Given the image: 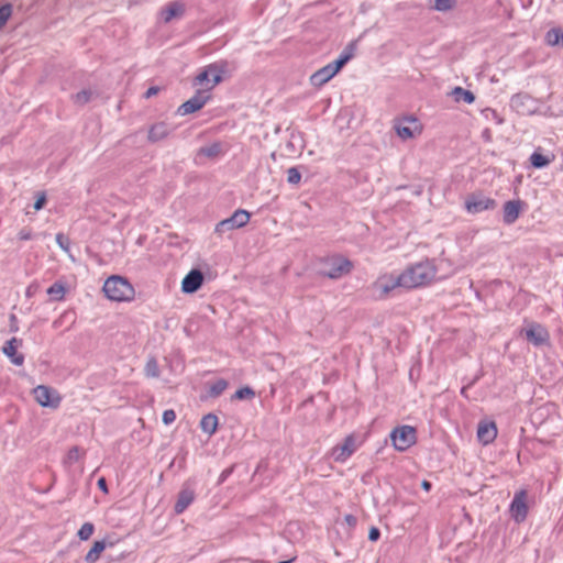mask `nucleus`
<instances>
[{
    "label": "nucleus",
    "mask_w": 563,
    "mask_h": 563,
    "mask_svg": "<svg viewBox=\"0 0 563 563\" xmlns=\"http://www.w3.org/2000/svg\"><path fill=\"white\" fill-rule=\"evenodd\" d=\"M95 526L91 522H85L77 532L80 540L87 541L93 534Z\"/></svg>",
    "instance_id": "nucleus-30"
},
{
    "label": "nucleus",
    "mask_w": 563,
    "mask_h": 563,
    "mask_svg": "<svg viewBox=\"0 0 563 563\" xmlns=\"http://www.w3.org/2000/svg\"><path fill=\"white\" fill-rule=\"evenodd\" d=\"M98 486H99L100 489L107 492V484H106V479L104 478H100L98 481Z\"/></svg>",
    "instance_id": "nucleus-45"
},
{
    "label": "nucleus",
    "mask_w": 563,
    "mask_h": 563,
    "mask_svg": "<svg viewBox=\"0 0 563 563\" xmlns=\"http://www.w3.org/2000/svg\"><path fill=\"white\" fill-rule=\"evenodd\" d=\"M301 180V175L296 167H290L287 170V181L292 185L299 184Z\"/></svg>",
    "instance_id": "nucleus-34"
},
{
    "label": "nucleus",
    "mask_w": 563,
    "mask_h": 563,
    "mask_svg": "<svg viewBox=\"0 0 563 563\" xmlns=\"http://www.w3.org/2000/svg\"><path fill=\"white\" fill-rule=\"evenodd\" d=\"M345 520L347 523L353 525L355 522V517L352 515H346Z\"/></svg>",
    "instance_id": "nucleus-47"
},
{
    "label": "nucleus",
    "mask_w": 563,
    "mask_h": 563,
    "mask_svg": "<svg viewBox=\"0 0 563 563\" xmlns=\"http://www.w3.org/2000/svg\"><path fill=\"white\" fill-rule=\"evenodd\" d=\"M555 159V155L553 153L549 155H543L539 151H536L530 156V163L534 168H542L552 163Z\"/></svg>",
    "instance_id": "nucleus-24"
},
{
    "label": "nucleus",
    "mask_w": 563,
    "mask_h": 563,
    "mask_svg": "<svg viewBox=\"0 0 563 563\" xmlns=\"http://www.w3.org/2000/svg\"><path fill=\"white\" fill-rule=\"evenodd\" d=\"M395 130L401 140H409L422 133L423 125L415 117H405L395 122Z\"/></svg>",
    "instance_id": "nucleus-8"
},
{
    "label": "nucleus",
    "mask_w": 563,
    "mask_h": 563,
    "mask_svg": "<svg viewBox=\"0 0 563 563\" xmlns=\"http://www.w3.org/2000/svg\"><path fill=\"white\" fill-rule=\"evenodd\" d=\"M66 286L64 283L56 282L47 288V295L54 301H62L66 295Z\"/></svg>",
    "instance_id": "nucleus-26"
},
{
    "label": "nucleus",
    "mask_w": 563,
    "mask_h": 563,
    "mask_svg": "<svg viewBox=\"0 0 563 563\" xmlns=\"http://www.w3.org/2000/svg\"><path fill=\"white\" fill-rule=\"evenodd\" d=\"M228 387V383L224 379H218L211 387H210V395L211 396H219L221 395Z\"/></svg>",
    "instance_id": "nucleus-32"
},
{
    "label": "nucleus",
    "mask_w": 563,
    "mask_h": 563,
    "mask_svg": "<svg viewBox=\"0 0 563 563\" xmlns=\"http://www.w3.org/2000/svg\"><path fill=\"white\" fill-rule=\"evenodd\" d=\"M169 131L165 123L154 124L148 131V140L152 142H157L165 139L168 135Z\"/></svg>",
    "instance_id": "nucleus-25"
},
{
    "label": "nucleus",
    "mask_w": 563,
    "mask_h": 563,
    "mask_svg": "<svg viewBox=\"0 0 563 563\" xmlns=\"http://www.w3.org/2000/svg\"><path fill=\"white\" fill-rule=\"evenodd\" d=\"M210 96L205 91H198L192 98L184 102L178 108V113L186 115L200 110L209 100Z\"/></svg>",
    "instance_id": "nucleus-15"
},
{
    "label": "nucleus",
    "mask_w": 563,
    "mask_h": 563,
    "mask_svg": "<svg viewBox=\"0 0 563 563\" xmlns=\"http://www.w3.org/2000/svg\"><path fill=\"white\" fill-rule=\"evenodd\" d=\"M185 11V7L179 1L169 2L164 9L161 11V18L164 22H170L175 18H179L183 15Z\"/></svg>",
    "instance_id": "nucleus-20"
},
{
    "label": "nucleus",
    "mask_w": 563,
    "mask_h": 563,
    "mask_svg": "<svg viewBox=\"0 0 563 563\" xmlns=\"http://www.w3.org/2000/svg\"><path fill=\"white\" fill-rule=\"evenodd\" d=\"M250 218V212L243 209H239L230 218L220 221L216 227V232L222 233L225 230L243 228L249 223Z\"/></svg>",
    "instance_id": "nucleus-11"
},
{
    "label": "nucleus",
    "mask_w": 563,
    "mask_h": 563,
    "mask_svg": "<svg viewBox=\"0 0 563 563\" xmlns=\"http://www.w3.org/2000/svg\"><path fill=\"white\" fill-rule=\"evenodd\" d=\"M526 338L534 345H542L548 342L550 335L543 325L532 323L526 329Z\"/></svg>",
    "instance_id": "nucleus-17"
},
{
    "label": "nucleus",
    "mask_w": 563,
    "mask_h": 563,
    "mask_svg": "<svg viewBox=\"0 0 563 563\" xmlns=\"http://www.w3.org/2000/svg\"><path fill=\"white\" fill-rule=\"evenodd\" d=\"M461 394L466 397V388L465 387L462 388Z\"/></svg>",
    "instance_id": "nucleus-48"
},
{
    "label": "nucleus",
    "mask_w": 563,
    "mask_h": 563,
    "mask_svg": "<svg viewBox=\"0 0 563 563\" xmlns=\"http://www.w3.org/2000/svg\"><path fill=\"white\" fill-rule=\"evenodd\" d=\"M402 289L428 287L437 282L438 267L433 260L424 258L407 265L400 273Z\"/></svg>",
    "instance_id": "nucleus-1"
},
{
    "label": "nucleus",
    "mask_w": 563,
    "mask_h": 563,
    "mask_svg": "<svg viewBox=\"0 0 563 563\" xmlns=\"http://www.w3.org/2000/svg\"><path fill=\"white\" fill-rule=\"evenodd\" d=\"M203 283V274L199 269H191L181 280V291L196 292Z\"/></svg>",
    "instance_id": "nucleus-16"
},
{
    "label": "nucleus",
    "mask_w": 563,
    "mask_h": 563,
    "mask_svg": "<svg viewBox=\"0 0 563 563\" xmlns=\"http://www.w3.org/2000/svg\"><path fill=\"white\" fill-rule=\"evenodd\" d=\"M496 201L481 192L470 195L465 200V209L468 213L476 214L486 210L494 209Z\"/></svg>",
    "instance_id": "nucleus-10"
},
{
    "label": "nucleus",
    "mask_w": 563,
    "mask_h": 563,
    "mask_svg": "<svg viewBox=\"0 0 563 563\" xmlns=\"http://www.w3.org/2000/svg\"><path fill=\"white\" fill-rule=\"evenodd\" d=\"M90 99V92L84 90L75 96V101L78 103H85Z\"/></svg>",
    "instance_id": "nucleus-41"
},
{
    "label": "nucleus",
    "mask_w": 563,
    "mask_h": 563,
    "mask_svg": "<svg viewBox=\"0 0 563 563\" xmlns=\"http://www.w3.org/2000/svg\"><path fill=\"white\" fill-rule=\"evenodd\" d=\"M545 40L549 45L563 43V32L559 29H552L547 33Z\"/></svg>",
    "instance_id": "nucleus-29"
},
{
    "label": "nucleus",
    "mask_w": 563,
    "mask_h": 563,
    "mask_svg": "<svg viewBox=\"0 0 563 563\" xmlns=\"http://www.w3.org/2000/svg\"><path fill=\"white\" fill-rule=\"evenodd\" d=\"M498 434L497 426L492 420H483L477 427V439L483 445H488L495 441Z\"/></svg>",
    "instance_id": "nucleus-14"
},
{
    "label": "nucleus",
    "mask_w": 563,
    "mask_h": 563,
    "mask_svg": "<svg viewBox=\"0 0 563 563\" xmlns=\"http://www.w3.org/2000/svg\"><path fill=\"white\" fill-rule=\"evenodd\" d=\"M379 537H380L379 530L376 527L371 528L369 533H368V539L371 541H377L379 539Z\"/></svg>",
    "instance_id": "nucleus-43"
},
{
    "label": "nucleus",
    "mask_w": 563,
    "mask_h": 563,
    "mask_svg": "<svg viewBox=\"0 0 563 563\" xmlns=\"http://www.w3.org/2000/svg\"><path fill=\"white\" fill-rule=\"evenodd\" d=\"M84 456H85V451H82L81 449H79L77 446H74L68 452V460H70V461H75L76 462V461L80 460Z\"/></svg>",
    "instance_id": "nucleus-36"
},
{
    "label": "nucleus",
    "mask_w": 563,
    "mask_h": 563,
    "mask_svg": "<svg viewBox=\"0 0 563 563\" xmlns=\"http://www.w3.org/2000/svg\"><path fill=\"white\" fill-rule=\"evenodd\" d=\"M255 393L250 387H242L238 389L233 396L234 399L242 400V399H252L254 398Z\"/></svg>",
    "instance_id": "nucleus-31"
},
{
    "label": "nucleus",
    "mask_w": 563,
    "mask_h": 563,
    "mask_svg": "<svg viewBox=\"0 0 563 563\" xmlns=\"http://www.w3.org/2000/svg\"><path fill=\"white\" fill-rule=\"evenodd\" d=\"M196 80L199 85H203L206 82V90L209 91L221 82L222 71L216 65H209L197 76Z\"/></svg>",
    "instance_id": "nucleus-13"
},
{
    "label": "nucleus",
    "mask_w": 563,
    "mask_h": 563,
    "mask_svg": "<svg viewBox=\"0 0 563 563\" xmlns=\"http://www.w3.org/2000/svg\"><path fill=\"white\" fill-rule=\"evenodd\" d=\"M292 561H294V559L288 560V561H280V562H278V563H291Z\"/></svg>",
    "instance_id": "nucleus-49"
},
{
    "label": "nucleus",
    "mask_w": 563,
    "mask_h": 563,
    "mask_svg": "<svg viewBox=\"0 0 563 563\" xmlns=\"http://www.w3.org/2000/svg\"><path fill=\"white\" fill-rule=\"evenodd\" d=\"M19 239L21 241H27V240H31L32 236H33V233H32V230L31 229H22L19 234H18Z\"/></svg>",
    "instance_id": "nucleus-42"
},
{
    "label": "nucleus",
    "mask_w": 563,
    "mask_h": 563,
    "mask_svg": "<svg viewBox=\"0 0 563 563\" xmlns=\"http://www.w3.org/2000/svg\"><path fill=\"white\" fill-rule=\"evenodd\" d=\"M113 544V542L107 543L103 540L95 541L91 549L87 552L85 556L86 563H96L99 560L101 553L104 551V549L107 547H112Z\"/></svg>",
    "instance_id": "nucleus-22"
},
{
    "label": "nucleus",
    "mask_w": 563,
    "mask_h": 563,
    "mask_svg": "<svg viewBox=\"0 0 563 563\" xmlns=\"http://www.w3.org/2000/svg\"><path fill=\"white\" fill-rule=\"evenodd\" d=\"M46 203V195L44 191H41V192H37L36 194V200H35V203H34V210L35 211H38L41 210Z\"/></svg>",
    "instance_id": "nucleus-37"
},
{
    "label": "nucleus",
    "mask_w": 563,
    "mask_h": 563,
    "mask_svg": "<svg viewBox=\"0 0 563 563\" xmlns=\"http://www.w3.org/2000/svg\"><path fill=\"white\" fill-rule=\"evenodd\" d=\"M454 0H435L434 8L438 11H448L453 8Z\"/></svg>",
    "instance_id": "nucleus-35"
},
{
    "label": "nucleus",
    "mask_w": 563,
    "mask_h": 563,
    "mask_svg": "<svg viewBox=\"0 0 563 563\" xmlns=\"http://www.w3.org/2000/svg\"><path fill=\"white\" fill-rule=\"evenodd\" d=\"M353 57V48H346L340 57L318 69L310 76V84L313 87L320 88L330 81L340 70L341 68Z\"/></svg>",
    "instance_id": "nucleus-3"
},
{
    "label": "nucleus",
    "mask_w": 563,
    "mask_h": 563,
    "mask_svg": "<svg viewBox=\"0 0 563 563\" xmlns=\"http://www.w3.org/2000/svg\"><path fill=\"white\" fill-rule=\"evenodd\" d=\"M402 288L400 274L383 273L372 284L375 299L387 298L395 289Z\"/></svg>",
    "instance_id": "nucleus-5"
},
{
    "label": "nucleus",
    "mask_w": 563,
    "mask_h": 563,
    "mask_svg": "<svg viewBox=\"0 0 563 563\" xmlns=\"http://www.w3.org/2000/svg\"><path fill=\"white\" fill-rule=\"evenodd\" d=\"M354 268L353 263L342 255H331L321 260L320 275L330 279H339L349 275Z\"/></svg>",
    "instance_id": "nucleus-4"
},
{
    "label": "nucleus",
    "mask_w": 563,
    "mask_h": 563,
    "mask_svg": "<svg viewBox=\"0 0 563 563\" xmlns=\"http://www.w3.org/2000/svg\"><path fill=\"white\" fill-rule=\"evenodd\" d=\"M36 402L42 407L57 408L60 405L62 396L56 389L45 385H38L33 389Z\"/></svg>",
    "instance_id": "nucleus-9"
},
{
    "label": "nucleus",
    "mask_w": 563,
    "mask_h": 563,
    "mask_svg": "<svg viewBox=\"0 0 563 563\" xmlns=\"http://www.w3.org/2000/svg\"><path fill=\"white\" fill-rule=\"evenodd\" d=\"M146 375L156 377L158 375L157 365L155 361H150L146 364Z\"/></svg>",
    "instance_id": "nucleus-40"
},
{
    "label": "nucleus",
    "mask_w": 563,
    "mask_h": 563,
    "mask_svg": "<svg viewBox=\"0 0 563 563\" xmlns=\"http://www.w3.org/2000/svg\"><path fill=\"white\" fill-rule=\"evenodd\" d=\"M12 14V7L10 4H4L0 8V30L5 25L7 21L10 19Z\"/></svg>",
    "instance_id": "nucleus-33"
},
{
    "label": "nucleus",
    "mask_w": 563,
    "mask_h": 563,
    "mask_svg": "<svg viewBox=\"0 0 563 563\" xmlns=\"http://www.w3.org/2000/svg\"><path fill=\"white\" fill-rule=\"evenodd\" d=\"M158 90L159 89L157 87H150L147 89V91L145 92V98H151V97L157 95Z\"/></svg>",
    "instance_id": "nucleus-44"
},
{
    "label": "nucleus",
    "mask_w": 563,
    "mask_h": 563,
    "mask_svg": "<svg viewBox=\"0 0 563 563\" xmlns=\"http://www.w3.org/2000/svg\"><path fill=\"white\" fill-rule=\"evenodd\" d=\"M162 419L165 424H170L176 420V412L173 409H167L163 412Z\"/></svg>",
    "instance_id": "nucleus-38"
},
{
    "label": "nucleus",
    "mask_w": 563,
    "mask_h": 563,
    "mask_svg": "<svg viewBox=\"0 0 563 563\" xmlns=\"http://www.w3.org/2000/svg\"><path fill=\"white\" fill-rule=\"evenodd\" d=\"M390 440L395 450L404 452L416 444L417 430L408 424L396 427L390 432Z\"/></svg>",
    "instance_id": "nucleus-7"
},
{
    "label": "nucleus",
    "mask_w": 563,
    "mask_h": 563,
    "mask_svg": "<svg viewBox=\"0 0 563 563\" xmlns=\"http://www.w3.org/2000/svg\"><path fill=\"white\" fill-rule=\"evenodd\" d=\"M20 345H21V341L18 340L16 338H12L2 347L3 353L15 365H22L23 362H24L23 355L18 353V349H19Z\"/></svg>",
    "instance_id": "nucleus-19"
},
{
    "label": "nucleus",
    "mask_w": 563,
    "mask_h": 563,
    "mask_svg": "<svg viewBox=\"0 0 563 563\" xmlns=\"http://www.w3.org/2000/svg\"><path fill=\"white\" fill-rule=\"evenodd\" d=\"M421 487L426 490V492H429L431 489V483L429 481H422L421 483Z\"/></svg>",
    "instance_id": "nucleus-46"
},
{
    "label": "nucleus",
    "mask_w": 563,
    "mask_h": 563,
    "mask_svg": "<svg viewBox=\"0 0 563 563\" xmlns=\"http://www.w3.org/2000/svg\"><path fill=\"white\" fill-rule=\"evenodd\" d=\"M200 154H202L207 157H217V156L223 154V146L221 143L217 142L209 146L202 147L200 150Z\"/></svg>",
    "instance_id": "nucleus-28"
},
{
    "label": "nucleus",
    "mask_w": 563,
    "mask_h": 563,
    "mask_svg": "<svg viewBox=\"0 0 563 563\" xmlns=\"http://www.w3.org/2000/svg\"><path fill=\"white\" fill-rule=\"evenodd\" d=\"M195 493L191 489L184 488L180 490L177 501L175 504V512L180 515L185 511V509L194 501Z\"/></svg>",
    "instance_id": "nucleus-21"
},
{
    "label": "nucleus",
    "mask_w": 563,
    "mask_h": 563,
    "mask_svg": "<svg viewBox=\"0 0 563 563\" xmlns=\"http://www.w3.org/2000/svg\"><path fill=\"white\" fill-rule=\"evenodd\" d=\"M528 494L525 489L517 492L514 496V499L510 504L509 511L511 517L517 522H522L526 520L528 516V504H527Z\"/></svg>",
    "instance_id": "nucleus-12"
},
{
    "label": "nucleus",
    "mask_w": 563,
    "mask_h": 563,
    "mask_svg": "<svg viewBox=\"0 0 563 563\" xmlns=\"http://www.w3.org/2000/svg\"><path fill=\"white\" fill-rule=\"evenodd\" d=\"M363 441L355 433L346 435L341 443L334 445L329 454L336 463L346 462L362 445Z\"/></svg>",
    "instance_id": "nucleus-6"
},
{
    "label": "nucleus",
    "mask_w": 563,
    "mask_h": 563,
    "mask_svg": "<svg viewBox=\"0 0 563 563\" xmlns=\"http://www.w3.org/2000/svg\"><path fill=\"white\" fill-rule=\"evenodd\" d=\"M102 290L104 296L111 301L130 302L135 297L134 287L126 278L119 275L108 277Z\"/></svg>",
    "instance_id": "nucleus-2"
},
{
    "label": "nucleus",
    "mask_w": 563,
    "mask_h": 563,
    "mask_svg": "<svg viewBox=\"0 0 563 563\" xmlns=\"http://www.w3.org/2000/svg\"><path fill=\"white\" fill-rule=\"evenodd\" d=\"M452 95L454 96L456 101L463 100L466 103H473L475 100L473 92L462 87H455L452 90Z\"/></svg>",
    "instance_id": "nucleus-27"
},
{
    "label": "nucleus",
    "mask_w": 563,
    "mask_h": 563,
    "mask_svg": "<svg viewBox=\"0 0 563 563\" xmlns=\"http://www.w3.org/2000/svg\"><path fill=\"white\" fill-rule=\"evenodd\" d=\"M523 205L525 203L521 200H510L505 202L504 222L507 224H512L514 222H516L520 216Z\"/></svg>",
    "instance_id": "nucleus-18"
},
{
    "label": "nucleus",
    "mask_w": 563,
    "mask_h": 563,
    "mask_svg": "<svg viewBox=\"0 0 563 563\" xmlns=\"http://www.w3.org/2000/svg\"><path fill=\"white\" fill-rule=\"evenodd\" d=\"M56 242L64 251L69 250V241L63 233L56 234Z\"/></svg>",
    "instance_id": "nucleus-39"
},
{
    "label": "nucleus",
    "mask_w": 563,
    "mask_h": 563,
    "mask_svg": "<svg viewBox=\"0 0 563 563\" xmlns=\"http://www.w3.org/2000/svg\"><path fill=\"white\" fill-rule=\"evenodd\" d=\"M218 424H219L218 417L212 413L205 415L200 421L201 430L209 435H212L216 433V431L218 429Z\"/></svg>",
    "instance_id": "nucleus-23"
}]
</instances>
